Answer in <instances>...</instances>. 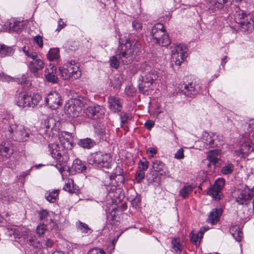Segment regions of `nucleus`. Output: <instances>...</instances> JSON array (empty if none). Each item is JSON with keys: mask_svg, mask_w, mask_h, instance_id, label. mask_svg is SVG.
<instances>
[{"mask_svg": "<svg viewBox=\"0 0 254 254\" xmlns=\"http://www.w3.org/2000/svg\"><path fill=\"white\" fill-rule=\"evenodd\" d=\"M34 40L39 47H42L43 46V39L40 36L38 35L35 36L34 38Z\"/></svg>", "mask_w": 254, "mask_h": 254, "instance_id": "69168bd1", "label": "nucleus"}, {"mask_svg": "<svg viewBox=\"0 0 254 254\" xmlns=\"http://www.w3.org/2000/svg\"><path fill=\"white\" fill-rule=\"evenodd\" d=\"M119 174L116 175L115 176H112L111 178L115 177L114 179L118 183H124L125 182V177L123 175V170L120 168H119Z\"/></svg>", "mask_w": 254, "mask_h": 254, "instance_id": "09e8293b", "label": "nucleus"}, {"mask_svg": "<svg viewBox=\"0 0 254 254\" xmlns=\"http://www.w3.org/2000/svg\"><path fill=\"white\" fill-rule=\"evenodd\" d=\"M185 94L187 96H192L197 94L200 90L201 86L199 80L192 81L185 85Z\"/></svg>", "mask_w": 254, "mask_h": 254, "instance_id": "dca6fc26", "label": "nucleus"}, {"mask_svg": "<svg viewBox=\"0 0 254 254\" xmlns=\"http://www.w3.org/2000/svg\"><path fill=\"white\" fill-rule=\"evenodd\" d=\"M131 116L129 115L127 113H122L120 115L121 127L127 131L128 130V127L127 124L128 121L131 119Z\"/></svg>", "mask_w": 254, "mask_h": 254, "instance_id": "c756f323", "label": "nucleus"}, {"mask_svg": "<svg viewBox=\"0 0 254 254\" xmlns=\"http://www.w3.org/2000/svg\"><path fill=\"white\" fill-rule=\"evenodd\" d=\"M8 131L9 136L17 141H25L29 138L30 130L22 125L11 124Z\"/></svg>", "mask_w": 254, "mask_h": 254, "instance_id": "6e6552de", "label": "nucleus"}, {"mask_svg": "<svg viewBox=\"0 0 254 254\" xmlns=\"http://www.w3.org/2000/svg\"><path fill=\"white\" fill-rule=\"evenodd\" d=\"M154 126V123L150 120L147 121L144 124L145 127L150 129Z\"/></svg>", "mask_w": 254, "mask_h": 254, "instance_id": "338daca9", "label": "nucleus"}, {"mask_svg": "<svg viewBox=\"0 0 254 254\" xmlns=\"http://www.w3.org/2000/svg\"><path fill=\"white\" fill-rule=\"evenodd\" d=\"M151 35L154 42L159 45L166 47L171 43L169 36L166 33L164 26L162 23H158L152 27Z\"/></svg>", "mask_w": 254, "mask_h": 254, "instance_id": "423d86ee", "label": "nucleus"}, {"mask_svg": "<svg viewBox=\"0 0 254 254\" xmlns=\"http://www.w3.org/2000/svg\"><path fill=\"white\" fill-rule=\"evenodd\" d=\"M88 162L90 164L97 167L108 168L111 165L112 158L108 153L95 152L88 157Z\"/></svg>", "mask_w": 254, "mask_h": 254, "instance_id": "1a4fd4ad", "label": "nucleus"}, {"mask_svg": "<svg viewBox=\"0 0 254 254\" xmlns=\"http://www.w3.org/2000/svg\"><path fill=\"white\" fill-rule=\"evenodd\" d=\"M147 154H148L150 158L153 157L157 152V150L154 147H149L146 150Z\"/></svg>", "mask_w": 254, "mask_h": 254, "instance_id": "bf43d9fd", "label": "nucleus"}, {"mask_svg": "<svg viewBox=\"0 0 254 254\" xmlns=\"http://www.w3.org/2000/svg\"><path fill=\"white\" fill-rule=\"evenodd\" d=\"M45 72V78L48 81L53 83L58 82L59 79L56 74L57 68L56 66L50 65L49 67L46 68Z\"/></svg>", "mask_w": 254, "mask_h": 254, "instance_id": "412c9836", "label": "nucleus"}, {"mask_svg": "<svg viewBox=\"0 0 254 254\" xmlns=\"http://www.w3.org/2000/svg\"><path fill=\"white\" fill-rule=\"evenodd\" d=\"M250 14L247 15L244 11L241 10L238 7H236L235 13L234 14V19L236 23H242L243 21L248 17H250Z\"/></svg>", "mask_w": 254, "mask_h": 254, "instance_id": "bb28decb", "label": "nucleus"}, {"mask_svg": "<svg viewBox=\"0 0 254 254\" xmlns=\"http://www.w3.org/2000/svg\"><path fill=\"white\" fill-rule=\"evenodd\" d=\"M225 184V180L223 178L217 179L213 187L208 190V194L216 200L221 199L222 195L221 190Z\"/></svg>", "mask_w": 254, "mask_h": 254, "instance_id": "ddd939ff", "label": "nucleus"}, {"mask_svg": "<svg viewBox=\"0 0 254 254\" xmlns=\"http://www.w3.org/2000/svg\"><path fill=\"white\" fill-rule=\"evenodd\" d=\"M147 180L149 183L158 182V177L157 174H153L152 178H150V173L148 174L147 175Z\"/></svg>", "mask_w": 254, "mask_h": 254, "instance_id": "0e129e2a", "label": "nucleus"}, {"mask_svg": "<svg viewBox=\"0 0 254 254\" xmlns=\"http://www.w3.org/2000/svg\"><path fill=\"white\" fill-rule=\"evenodd\" d=\"M141 199L139 196H135L133 199H132L131 201V205L133 207L136 208L139 207L140 205Z\"/></svg>", "mask_w": 254, "mask_h": 254, "instance_id": "13d9d810", "label": "nucleus"}, {"mask_svg": "<svg viewBox=\"0 0 254 254\" xmlns=\"http://www.w3.org/2000/svg\"><path fill=\"white\" fill-rule=\"evenodd\" d=\"M239 151H236L235 153L237 156L248 155L254 150V146L249 142H246L242 143L239 149Z\"/></svg>", "mask_w": 254, "mask_h": 254, "instance_id": "393cba45", "label": "nucleus"}, {"mask_svg": "<svg viewBox=\"0 0 254 254\" xmlns=\"http://www.w3.org/2000/svg\"><path fill=\"white\" fill-rule=\"evenodd\" d=\"M187 47L183 45L175 46L172 50V58L176 65H180L187 57Z\"/></svg>", "mask_w": 254, "mask_h": 254, "instance_id": "9d476101", "label": "nucleus"}, {"mask_svg": "<svg viewBox=\"0 0 254 254\" xmlns=\"http://www.w3.org/2000/svg\"><path fill=\"white\" fill-rule=\"evenodd\" d=\"M234 169V166L232 164H228L222 168L221 172L223 175L231 174Z\"/></svg>", "mask_w": 254, "mask_h": 254, "instance_id": "79ce46f5", "label": "nucleus"}, {"mask_svg": "<svg viewBox=\"0 0 254 254\" xmlns=\"http://www.w3.org/2000/svg\"><path fill=\"white\" fill-rule=\"evenodd\" d=\"M135 92V90L132 86H127L125 88V92L128 96H132Z\"/></svg>", "mask_w": 254, "mask_h": 254, "instance_id": "4d7b16f0", "label": "nucleus"}, {"mask_svg": "<svg viewBox=\"0 0 254 254\" xmlns=\"http://www.w3.org/2000/svg\"><path fill=\"white\" fill-rule=\"evenodd\" d=\"M48 147L52 157L57 162L56 167L61 173H62L69 160L68 151L63 149L59 144L56 143L49 144Z\"/></svg>", "mask_w": 254, "mask_h": 254, "instance_id": "7ed1b4c3", "label": "nucleus"}, {"mask_svg": "<svg viewBox=\"0 0 254 254\" xmlns=\"http://www.w3.org/2000/svg\"><path fill=\"white\" fill-rule=\"evenodd\" d=\"M108 102L110 109L114 113L119 112L122 110V102L118 97L110 96Z\"/></svg>", "mask_w": 254, "mask_h": 254, "instance_id": "6ab92c4d", "label": "nucleus"}, {"mask_svg": "<svg viewBox=\"0 0 254 254\" xmlns=\"http://www.w3.org/2000/svg\"><path fill=\"white\" fill-rule=\"evenodd\" d=\"M59 145L63 149L67 151L68 150L71 149L73 147V144L70 139L63 137L60 138V144Z\"/></svg>", "mask_w": 254, "mask_h": 254, "instance_id": "c9c22d12", "label": "nucleus"}, {"mask_svg": "<svg viewBox=\"0 0 254 254\" xmlns=\"http://www.w3.org/2000/svg\"><path fill=\"white\" fill-rule=\"evenodd\" d=\"M65 65H67V69L71 73V76H73V79H78L81 75V71L79 69L78 64L74 61H67L65 64Z\"/></svg>", "mask_w": 254, "mask_h": 254, "instance_id": "aec40b11", "label": "nucleus"}, {"mask_svg": "<svg viewBox=\"0 0 254 254\" xmlns=\"http://www.w3.org/2000/svg\"><path fill=\"white\" fill-rule=\"evenodd\" d=\"M39 217L41 220L44 222H48L51 217L46 210H43L39 212Z\"/></svg>", "mask_w": 254, "mask_h": 254, "instance_id": "a18cd8bd", "label": "nucleus"}, {"mask_svg": "<svg viewBox=\"0 0 254 254\" xmlns=\"http://www.w3.org/2000/svg\"><path fill=\"white\" fill-rule=\"evenodd\" d=\"M227 0H215L214 6L218 9H222Z\"/></svg>", "mask_w": 254, "mask_h": 254, "instance_id": "e2e57ef3", "label": "nucleus"}, {"mask_svg": "<svg viewBox=\"0 0 254 254\" xmlns=\"http://www.w3.org/2000/svg\"><path fill=\"white\" fill-rule=\"evenodd\" d=\"M250 189L247 186L243 190L239 189L238 190L237 202L240 204H244L247 200L252 198L253 195Z\"/></svg>", "mask_w": 254, "mask_h": 254, "instance_id": "2eb2a0df", "label": "nucleus"}, {"mask_svg": "<svg viewBox=\"0 0 254 254\" xmlns=\"http://www.w3.org/2000/svg\"><path fill=\"white\" fill-rule=\"evenodd\" d=\"M87 254H106L105 251L101 249L98 248H95L90 249L87 253Z\"/></svg>", "mask_w": 254, "mask_h": 254, "instance_id": "864d4df0", "label": "nucleus"}, {"mask_svg": "<svg viewBox=\"0 0 254 254\" xmlns=\"http://www.w3.org/2000/svg\"><path fill=\"white\" fill-rule=\"evenodd\" d=\"M184 150L183 148L179 149L175 154V158L177 159H182L184 158Z\"/></svg>", "mask_w": 254, "mask_h": 254, "instance_id": "052dcab7", "label": "nucleus"}, {"mask_svg": "<svg viewBox=\"0 0 254 254\" xmlns=\"http://www.w3.org/2000/svg\"><path fill=\"white\" fill-rule=\"evenodd\" d=\"M41 100L39 94L29 95L26 92L19 93L15 98V102L19 107H34Z\"/></svg>", "mask_w": 254, "mask_h": 254, "instance_id": "0eeeda50", "label": "nucleus"}, {"mask_svg": "<svg viewBox=\"0 0 254 254\" xmlns=\"http://www.w3.org/2000/svg\"><path fill=\"white\" fill-rule=\"evenodd\" d=\"M24 239L27 240L28 244L35 248H38V245L35 243L36 236L29 230H26L22 233Z\"/></svg>", "mask_w": 254, "mask_h": 254, "instance_id": "c85d7f7f", "label": "nucleus"}, {"mask_svg": "<svg viewBox=\"0 0 254 254\" xmlns=\"http://www.w3.org/2000/svg\"><path fill=\"white\" fill-rule=\"evenodd\" d=\"M152 169L161 176H166L168 171L165 164L161 160H154L152 162Z\"/></svg>", "mask_w": 254, "mask_h": 254, "instance_id": "f3484780", "label": "nucleus"}, {"mask_svg": "<svg viewBox=\"0 0 254 254\" xmlns=\"http://www.w3.org/2000/svg\"><path fill=\"white\" fill-rule=\"evenodd\" d=\"M77 230L82 233L90 234L92 233V230L88 227L87 224L82 223L80 221L76 223Z\"/></svg>", "mask_w": 254, "mask_h": 254, "instance_id": "4c0bfd02", "label": "nucleus"}, {"mask_svg": "<svg viewBox=\"0 0 254 254\" xmlns=\"http://www.w3.org/2000/svg\"><path fill=\"white\" fill-rule=\"evenodd\" d=\"M45 102L49 108L55 110L62 105V97L57 92H50L45 97Z\"/></svg>", "mask_w": 254, "mask_h": 254, "instance_id": "9b49d317", "label": "nucleus"}, {"mask_svg": "<svg viewBox=\"0 0 254 254\" xmlns=\"http://www.w3.org/2000/svg\"><path fill=\"white\" fill-rule=\"evenodd\" d=\"M218 154L219 152L216 150L211 151L207 155V158L203 160V163L206 164L208 167L211 164L215 166L218 161Z\"/></svg>", "mask_w": 254, "mask_h": 254, "instance_id": "b1692460", "label": "nucleus"}, {"mask_svg": "<svg viewBox=\"0 0 254 254\" xmlns=\"http://www.w3.org/2000/svg\"><path fill=\"white\" fill-rule=\"evenodd\" d=\"M141 42L137 37L132 36L125 44L120 45L116 51V55L124 64H130L140 52Z\"/></svg>", "mask_w": 254, "mask_h": 254, "instance_id": "f257e3e1", "label": "nucleus"}, {"mask_svg": "<svg viewBox=\"0 0 254 254\" xmlns=\"http://www.w3.org/2000/svg\"><path fill=\"white\" fill-rule=\"evenodd\" d=\"M13 151L9 141H3L0 146V155L6 159L8 158L12 154Z\"/></svg>", "mask_w": 254, "mask_h": 254, "instance_id": "4be33fe9", "label": "nucleus"}, {"mask_svg": "<svg viewBox=\"0 0 254 254\" xmlns=\"http://www.w3.org/2000/svg\"><path fill=\"white\" fill-rule=\"evenodd\" d=\"M45 226L47 228V229H56L57 225L55 224V223L52 221V218H50L48 222H46Z\"/></svg>", "mask_w": 254, "mask_h": 254, "instance_id": "6e6d98bb", "label": "nucleus"}, {"mask_svg": "<svg viewBox=\"0 0 254 254\" xmlns=\"http://www.w3.org/2000/svg\"><path fill=\"white\" fill-rule=\"evenodd\" d=\"M110 64L111 66L117 68L119 66V62L117 57L113 56L111 58L110 60Z\"/></svg>", "mask_w": 254, "mask_h": 254, "instance_id": "5fc2aeb1", "label": "nucleus"}, {"mask_svg": "<svg viewBox=\"0 0 254 254\" xmlns=\"http://www.w3.org/2000/svg\"><path fill=\"white\" fill-rule=\"evenodd\" d=\"M67 65H65L64 64L63 66L59 67V70L60 71L61 76L64 79L69 80L70 79H73V76H71V72L69 71L67 69Z\"/></svg>", "mask_w": 254, "mask_h": 254, "instance_id": "72a5a7b5", "label": "nucleus"}, {"mask_svg": "<svg viewBox=\"0 0 254 254\" xmlns=\"http://www.w3.org/2000/svg\"><path fill=\"white\" fill-rule=\"evenodd\" d=\"M222 213V210L221 208L213 209L208 215L207 222L212 225L215 224L219 221Z\"/></svg>", "mask_w": 254, "mask_h": 254, "instance_id": "5701e85b", "label": "nucleus"}, {"mask_svg": "<svg viewBox=\"0 0 254 254\" xmlns=\"http://www.w3.org/2000/svg\"><path fill=\"white\" fill-rule=\"evenodd\" d=\"M230 232L237 241L240 242L241 241L242 232L240 230L239 227L236 226L231 227Z\"/></svg>", "mask_w": 254, "mask_h": 254, "instance_id": "58836bf2", "label": "nucleus"}, {"mask_svg": "<svg viewBox=\"0 0 254 254\" xmlns=\"http://www.w3.org/2000/svg\"><path fill=\"white\" fill-rule=\"evenodd\" d=\"M190 240L192 243L196 246L199 245L200 241L202 238V235L199 233V231L196 232L193 230L190 234Z\"/></svg>", "mask_w": 254, "mask_h": 254, "instance_id": "7c9ffc66", "label": "nucleus"}, {"mask_svg": "<svg viewBox=\"0 0 254 254\" xmlns=\"http://www.w3.org/2000/svg\"><path fill=\"white\" fill-rule=\"evenodd\" d=\"M145 177V173L142 170H138L135 174V179L138 183H140Z\"/></svg>", "mask_w": 254, "mask_h": 254, "instance_id": "3c124183", "label": "nucleus"}, {"mask_svg": "<svg viewBox=\"0 0 254 254\" xmlns=\"http://www.w3.org/2000/svg\"><path fill=\"white\" fill-rule=\"evenodd\" d=\"M60 57L59 49L58 48L51 49L49 51L48 58L50 61L58 60Z\"/></svg>", "mask_w": 254, "mask_h": 254, "instance_id": "ea45409f", "label": "nucleus"}, {"mask_svg": "<svg viewBox=\"0 0 254 254\" xmlns=\"http://www.w3.org/2000/svg\"><path fill=\"white\" fill-rule=\"evenodd\" d=\"M56 126V121L52 117L46 119L45 121L44 127L40 129V133L44 135V137L50 139L54 137L53 130Z\"/></svg>", "mask_w": 254, "mask_h": 254, "instance_id": "f8f14e48", "label": "nucleus"}, {"mask_svg": "<svg viewBox=\"0 0 254 254\" xmlns=\"http://www.w3.org/2000/svg\"><path fill=\"white\" fill-rule=\"evenodd\" d=\"M216 135L214 133H209L207 131H203L202 134V141L209 147H214L217 146L215 142Z\"/></svg>", "mask_w": 254, "mask_h": 254, "instance_id": "a211bd4d", "label": "nucleus"}, {"mask_svg": "<svg viewBox=\"0 0 254 254\" xmlns=\"http://www.w3.org/2000/svg\"><path fill=\"white\" fill-rule=\"evenodd\" d=\"M133 28L135 30H139L142 28V23L138 20H134L132 22Z\"/></svg>", "mask_w": 254, "mask_h": 254, "instance_id": "680f3d73", "label": "nucleus"}, {"mask_svg": "<svg viewBox=\"0 0 254 254\" xmlns=\"http://www.w3.org/2000/svg\"><path fill=\"white\" fill-rule=\"evenodd\" d=\"M149 163V162L145 158H142L138 163L139 170H142L144 172L146 171L148 168Z\"/></svg>", "mask_w": 254, "mask_h": 254, "instance_id": "37998d69", "label": "nucleus"}, {"mask_svg": "<svg viewBox=\"0 0 254 254\" xmlns=\"http://www.w3.org/2000/svg\"><path fill=\"white\" fill-rule=\"evenodd\" d=\"M172 248L176 253L182 251V246L177 239H174L172 241Z\"/></svg>", "mask_w": 254, "mask_h": 254, "instance_id": "de8ad7c7", "label": "nucleus"}, {"mask_svg": "<svg viewBox=\"0 0 254 254\" xmlns=\"http://www.w3.org/2000/svg\"><path fill=\"white\" fill-rule=\"evenodd\" d=\"M22 23L19 21L14 22L13 24H10V28L13 31L20 32L22 29Z\"/></svg>", "mask_w": 254, "mask_h": 254, "instance_id": "c03bdc74", "label": "nucleus"}, {"mask_svg": "<svg viewBox=\"0 0 254 254\" xmlns=\"http://www.w3.org/2000/svg\"><path fill=\"white\" fill-rule=\"evenodd\" d=\"M95 131L100 139H104L105 138V129L104 127L100 126L96 127L95 128Z\"/></svg>", "mask_w": 254, "mask_h": 254, "instance_id": "49530a36", "label": "nucleus"}, {"mask_svg": "<svg viewBox=\"0 0 254 254\" xmlns=\"http://www.w3.org/2000/svg\"><path fill=\"white\" fill-rule=\"evenodd\" d=\"M47 228L44 223L41 224L37 227V233L39 236H41L44 234L46 231L47 230Z\"/></svg>", "mask_w": 254, "mask_h": 254, "instance_id": "8fccbe9b", "label": "nucleus"}, {"mask_svg": "<svg viewBox=\"0 0 254 254\" xmlns=\"http://www.w3.org/2000/svg\"><path fill=\"white\" fill-rule=\"evenodd\" d=\"M242 23H239L242 28L245 31H251L253 28V20L252 19L251 16L248 17L244 20Z\"/></svg>", "mask_w": 254, "mask_h": 254, "instance_id": "f704fd0d", "label": "nucleus"}, {"mask_svg": "<svg viewBox=\"0 0 254 254\" xmlns=\"http://www.w3.org/2000/svg\"><path fill=\"white\" fill-rule=\"evenodd\" d=\"M72 168L78 173L83 172L86 170V166L84 163L78 159H76L73 161Z\"/></svg>", "mask_w": 254, "mask_h": 254, "instance_id": "cd10ccee", "label": "nucleus"}, {"mask_svg": "<svg viewBox=\"0 0 254 254\" xmlns=\"http://www.w3.org/2000/svg\"><path fill=\"white\" fill-rule=\"evenodd\" d=\"M59 194V190H53L46 191L45 193V198L50 203H54L56 201Z\"/></svg>", "mask_w": 254, "mask_h": 254, "instance_id": "a878e982", "label": "nucleus"}, {"mask_svg": "<svg viewBox=\"0 0 254 254\" xmlns=\"http://www.w3.org/2000/svg\"><path fill=\"white\" fill-rule=\"evenodd\" d=\"M86 103L87 100L84 98L68 100L64 106L65 113L71 118L77 117Z\"/></svg>", "mask_w": 254, "mask_h": 254, "instance_id": "39448f33", "label": "nucleus"}, {"mask_svg": "<svg viewBox=\"0 0 254 254\" xmlns=\"http://www.w3.org/2000/svg\"><path fill=\"white\" fill-rule=\"evenodd\" d=\"M14 79L3 72L0 73V81L2 82H10L13 81Z\"/></svg>", "mask_w": 254, "mask_h": 254, "instance_id": "603ef678", "label": "nucleus"}, {"mask_svg": "<svg viewBox=\"0 0 254 254\" xmlns=\"http://www.w3.org/2000/svg\"><path fill=\"white\" fill-rule=\"evenodd\" d=\"M141 82L138 87L140 92L145 94L150 89H151L153 83L158 77L157 72L151 66L143 64L141 66Z\"/></svg>", "mask_w": 254, "mask_h": 254, "instance_id": "f03ea898", "label": "nucleus"}, {"mask_svg": "<svg viewBox=\"0 0 254 254\" xmlns=\"http://www.w3.org/2000/svg\"><path fill=\"white\" fill-rule=\"evenodd\" d=\"M193 190V187L191 185L185 186L179 191V195L185 199L189 197V194Z\"/></svg>", "mask_w": 254, "mask_h": 254, "instance_id": "e433bc0d", "label": "nucleus"}, {"mask_svg": "<svg viewBox=\"0 0 254 254\" xmlns=\"http://www.w3.org/2000/svg\"><path fill=\"white\" fill-rule=\"evenodd\" d=\"M19 228H17L15 227H8L7 233L10 236H13L15 238H20L22 234H21Z\"/></svg>", "mask_w": 254, "mask_h": 254, "instance_id": "a19ab883", "label": "nucleus"}, {"mask_svg": "<svg viewBox=\"0 0 254 254\" xmlns=\"http://www.w3.org/2000/svg\"><path fill=\"white\" fill-rule=\"evenodd\" d=\"M105 113V108L100 105L89 106L85 111L86 115L90 119L96 120L102 118Z\"/></svg>", "mask_w": 254, "mask_h": 254, "instance_id": "4468645a", "label": "nucleus"}, {"mask_svg": "<svg viewBox=\"0 0 254 254\" xmlns=\"http://www.w3.org/2000/svg\"><path fill=\"white\" fill-rule=\"evenodd\" d=\"M65 26V24L64 23V22L63 21L62 19H60L59 22H58V26L57 29V30L60 31L62 28H63Z\"/></svg>", "mask_w": 254, "mask_h": 254, "instance_id": "774afa93", "label": "nucleus"}, {"mask_svg": "<svg viewBox=\"0 0 254 254\" xmlns=\"http://www.w3.org/2000/svg\"><path fill=\"white\" fill-rule=\"evenodd\" d=\"M79 144L81 147L86 149H90L95 145V141L90 138H86L80 140Z\"/></svg>", "mask_w": 254, "mask_h": 254, "instance_id": "2f4dec72", "label": "nucleus"}, {"mask_svg": "<svg viewBox=\"0 0 254 254\" xmlns=\"http://www.w3.org/2000/svg\"><path fill=\"white\" fill-rule=\"evenodd\" d=\"M14 49L12 47H8L4 45L0 44V57L11 56L14 53Z\"/></svg>", "mask_w": 254, "mask_h": 254, "instance_id": "473e14b6", "label": "nucleus"}, {"mask_svg": "<svg viewBox=\"0 0 254 254\" xmlns=\"http://www.w3.org/2000/svg\"><path fill=\"white\" fill-rule=\"evenodd\" d=\"M23 51L27 57V60L30 71L36 77H39L40 71H42L45 67L44 62L39 58L35 52L26 50L25 47L23 48Z\"/></svg>", "mask_w": 254, "mask_h": 254, "instance_id": "20e7f679", "label": "nucleus"}]
</instances>
